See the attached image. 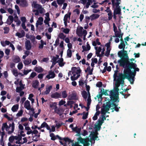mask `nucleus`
Wrapping results in <instances>:
<instances>
[{"mask_svg": "<svg viewBox=\"0 0 146 146\" xmlns=\"http://www.w3.org/2000/svg\"><path fill=\"white\" fill-rule=\"evenodd\" d=\"M12 72L13 75L15 76H17L18 75L17 71L16 70H13L12 71Z\"/></svg>", "mask_w": 146, "mask_h": 146, "instance_id": "nucleus-64", "label": "nucleus"}, {"mask_svg": "<svg viewBox=\"0 0 146 146\" xmlns=\"http://www.w3.org/2000/svg\"><path fill=\"white\" fill-rule=\"evenodd\" d=\"M83 28L80 27L79 28H77L76 31V33L77 35L80 37H82L83 34Z\"/></svg>", "mask_w": 146, "mask_h": 146, "instance_id": "nucleus-9", "label": "nucleus"}, {"mask_svg": "<svg viewBox=\"0 0 146 146\" xmlns=\"http://www.w3.org/2000/svg\"><path fill=\"white\" fill-rule=\"evenodd\" d=\"M121 8L119 7L115 8L114 10L113 13L117 15H120L121 14Z\"/></svg>", "mask_w": 146, "mask_h": 146, "instance_id": "nucleus-22", "label": "nucleus"}, {"mask_svg": "<svg viewBox=\"0 0 146 146\" xmlns=\"http://www.w3.org/2000/svg\"><path fill=\"white\" fill-rule=\"evenodd\" d=\"M72 50L70 49H68L67 50V56L69 58L72 56Z\"/></svg>", "mask_w": 146, "mask_h": 146, "instance_id": "nucleus-40", "label": "nucleus"}, {"mask_svg": "<svg viewBox=\"0 0 146 146\" xmlns=\"http://www.w3.org/2000/svg\"><path fill=\"white\" fill-rule=\"evenodd\" d=\"M116 68L117 70H115L114 71V73L113 75V77L114 78V81L116 80V79H117V78L118 77L117 76L118 72V70L119 69V67H118V65H116Z\"/></svg>", "mask_w": 146, "mask_h": 146, "instance_id": "nucleus-11", "label": "nucleus"}, {"mask_svg": "<svg viewBox=\"0 0 146 146\" xmlns=\"http://www.w3.org/2000/svg\"><path fill=\"white\" fill-rule=\"evenodd\" d=\"M52 98L57 99L61 98V93H58L57 92H55L52 94L51 95Z\"/></svg>", "mask_w": 146, "mask_h": 146, "instance_id": "nucleus-14", "label": "nucleus"}, {"mask_svg": "<svg viewBox=\"0 0 146 146\" xmlns=\"http://www.w3.org/2000/svg\"><path fill=\"white\" fill-rule=\"evenodd\" d=\"M77 140L79 144H82L84 146H89L90 143L89 142L92 143L91 140H90L89 138L83 139L81 136H80L77 139Z\"/></svg>", "mask_w": 146, "mask_h": 146, "instance_id": "nucleus-5", "label": "nucleus"}, {"mask_svg": "<svg viewBox=\"0 0 146 146\" xmlns=\"http://www.w3.org/2000/svg\"><path fill=\"white\" fill-rule=\"evenodd\" d=\"M52 86H49L48 88H46V90L45 92V94H48L50 90L52 89Z\"/></svg>", "mask_w": 146, "mask_h": 146, "instance_id": "nucleus-29", "label": "nucleus"}, {"mask_svg": "<svg viewBox=\"0 0 146 146\" xmlns=\"http://www.w3.org/2000/svg\"><path fill=\"white\" fill-rule=\"evenodd\" d=\"M68 98L70 100H77L78 98L77 97L76 93H72L70 95L68 96Z\"/></svg>", "mask_w": 146, "mask_h": 146, "instance_id": "nucleus-15", "label": "nucleus"}, {"mask_svg": "<svg viewBox=\"0 0 146 146\" xmlns=\"http://www.w3.org/2000/svg\"><path fill=\"white\" fill-rule=\"evenodd\" d=\"M25 45L26 49L27 50H30L31 48V44L30 41L29 40H27L25 42Z\"/></svg>", "mask_w": 146, "mask_h": 146, "instance_id": "nucleus-12", "label": "nucleus"}, {"mask_svg": "<svg viewBox=\"0 0 146 146\" xmlns=\"http://www.w3.org/2000/svg\"><path fill=\"white\" fill-rule=\"evenodd\" d=\"M110 50V49H106V51L105 54V56L108 57L109 55Z\"/></svg>", "mask_w": 146, "mask_h": 146, "instance_id": "nucleus-55", "label": "nucleus"}, {"mask_svg": "<svg viewBox=\"0 0 146 146\" xmlns=\"http://www.w3.org/2000/svg\"><path fill=\"white\" fill-rule=\"evenodd\" d=\"M109 102H106V104H104L103 108L101 109V113L102 115H105L106 113L110 110V108L111 107Z\"/></svg>", "mask_w": 146, "mask_h": 146, "instance_id": "nucleus-6", "label": "nucleus"}, {"mask_svg": "<svg viewBox=\"0 0 146 146\" xmlns=\"http://www.w3.org/2000/svg\"><path fill=\"white\" fill-rule=\"evenodd\" d=\"M120 34V33H119V31H117L114 32L115 35L113 36V37H118L119 36Z\"/></svg>", "mask_w": 146, "mask_h": 146, "instance_id": "nucleus-53", "label": "nucleus"}, {"mask_svg": "<svg viewBox=\"0 0 146 146\" xmlns=\"http://www.w3.org/2000/svg\"><path fill=\"white\" fill-rule=\"evenodd\" d=\"M22 137L21 135H19L18 136H15V139L16 140H18L19 141H20L22 139Z\"/></svg>", "mask_w": 146, "mask_h": 146, "instance_id": "nucleus-63", "label": "nucleus"}, {"mask_svg": "<svg viewBox=\"0 0 146 146\" xmlns=\"http://www.w3.org/2000/svg\"><path fill=\"white\" fill-rule=\"evenodd\" d=\"M50 136L51 137V139L53 141H54L57 139H58L60 140H63L66 142H68L69 143L72 142V141L68 137L64 138L63 139L58 135L55 136L53 133H50Z\"/></svg>", "mask_w": 146, "mask_h": 146, "instance_id": "nucleus-4", "label": "nucleus"}, {"mask_svg": "<svg viewBox=\"0 0 146 146\" xmlns=\"http://www.w3.org/2000/svg\"><path fill=\"white\" fill-rule=\"evenodd\" d=\"M20 61L21 59L19 57V56H17L15 57L13 59V61L15 63H17L20 62Z\"/></svg>", "mask_w": 146, "mask_h": 146, "instance_id": "nucleus-34", "label": "nucleus"}, {"mask_svg": "<svg viewBox=\"0 0 146 146\" xmlns=\"http://www.w3.org/2000/svg\"><path fill=\"white\" fill-rule=\"evenodd\" d=\"M118 78L116 79V83L115 84V87L118 88L120 86V84L123 85L124 83V80L125 79H128V78L124 73H119L118 74Z\"/></svg>", "mask_w": 146, "mask_h": 146, "instance_id": "nucleus-3", "label": "nucleus"}, {"mask_svg": "<svg viewBox=\"0 0 146 146\" xmlns=\"http://www.w3.org/2000/svg\"><path fill=\"white\" fill-rule=\"evenodd\" d=\"M15 139V136H12L9 137V140L10 143H12L13 142Z\"/></svg>", "mask_w": 146, "mask_h": 146, "instance_id": "nucleus-49", "label": "nucleus"}, {"mask_svg": "<svg viewBox=\"0 0 146 146\" xmlns=\"http://www.w3.org/2000/svg\"><path fill=\"white\" fill-rule=\"evenodd\" d=\"M57 103L52 102L51 104H50V108H52V109H54L57 108V106H56Z\"/></svg>", "mask_w": 146, "mask_h": 146, "instance_id": "nucleus-28", "label": "nucleus"}, {"mask_svg": "<svg viewBox=\"0 0 146 146\" xmlns=\"http://www.w3.org/2000/svg\"><path fill=\"white\" fill-rule=\"evenodd\" d=\"M126 58L120 59L118 62L119 65L124 68V73L127 77L128 80L131 84H133L136 71L139 72V69L137 68V65L133 62H130Z\"/></svg>", "mask_w": 146, "mask_h": 146, "instance_id": "nucleus-1", "label": "nucleus"}, {"mask_svg": "<svg viewBox=\"0 0 146 146\" xmlns=\"http://www.w3.org/2000/svg\"><path fill=\"white\" fill-rule=\"evenodd\" d=\"M47 123L45 122H44L41 125L40 127H38V129L39 130L41 128H42L44 127H45Z\"/></svg>", "mask_w": 146, "mask_h": 146, "instance_id": "nucleus-46", "label": "nucleus"}, {"mask_svg": "<svg viewBox=\"0 0 146 146\" xmlns=\"http://www.w3.org/2000/svg\"><path fill=\"white\" fill-rule=\"evenodd\" d=\"M72 130L77 133V134L76 135L80 136L81 135L80 131L81 130V128H78L77 126H76L72 129Z\"/></svg>", "mask_w": 146, "mask_h": 146, "instance_id": "nucleus-13", "label": "nucleus"}, {"mask_svg": "<svg viewBox=\"0 0 146 146\" xmlns=\"http://www.w3.org/2000/svg\"><path fill=\"white\" fill-rule=\"evenodd\" d=\"M110 98L111 99L110 100V101H108L107 102H109L111 104L110 106H111L112 105H113L114 104H116L115 103V102H116L117 101V102H119V100H118V99L119 98V96L118 95H117V96Z\"/></svg>", "mask_w": 146, "mask_h": 146, "instance_id": "nucleus-8", "label": "nucleus"}, {"mask_svg": "<svg viewBox=\"0 0 146 146\" xmlns=\"http://www.w3.org/2000/svg\"><path fill=\"white\" fill-rule=\"evenodd\" d=\"M31 59L29 60H26L24 61L23 63L25 65H29L31 62Z\"/></svg>", "mask_w": 146, "mask_h": 146, "instance_id": "nucleus-38", "label": "nucleus"}, {"mask_svg": "<svg viewBox=\"0 0 146 146\" xmlns=\"http://www.w3.org/2000/svg\"><path fill=\"white\" fill-rule=\"evenodd\" d=\"M58 36L60 38L62 39L63 40H64V38L66 37V36L64 35L62 33H60L58 35Z\"/></svg>", "mask_w": 146, "mask_h": 146, "instance_id": "nucleus-30", "label": "nucleus"}, {"mask_svg": "<svg viewBox=\"0 0 146 146\" xmlns=\"http://www.w3.org/2000/svg\"><path fill=\"white\" fill-rule=\"evenodd\" d=\"M110 98L114 97L117 96V94H115L114 91L113 90H111L110 92Z\"/></svg>", "mask_w": 146, "mask_h": 146, "instance_id": "nucleus-33", "label": "nucleus"}, {"mask_svg": "<svg viewBox=\"0 0 146 146\" xmlns=\"http://www.w3.org/2000/svg\"><path fill=\"white\" fill-rule=\"evenodd\" d=\"M87 101L88 102L87 103V106H89L90 105L91 102L90 97L89 96H88V98L87 99Z\"/></svg>", "mask_w": 146, "mask_h": 146, "instance_id": "nucleus-51", "label": "nucleus"}, {"mask_svg": "<svg viewBox=\"0 0 146 146\" xmlns=\"http://www.w3.org/2000/svg\"><path fill=\"white\" fill-rule=\"evenodd\" d=\"M32 6L34 8L39 10V12L40 13L42 14L43 13V10L44 9V8L42 7L41 5L37 4L36 2L33 1L32 4Z\"/></svg>", "mask_w": 146, "mask_h": 146, "instance_id": "nucleus-7", "label": "nucleus"}, {"mask_svg": "<svg viewBox=\"0 0 146 146\" xmlns=\"http://www.w3.org/2000/svg\"><path fill=\"white\" fill-rule=\"evenodd\" d=\"M23 67V64L22 62L19 63L17 66L18 69L20 70L22 69Z\"/></svg>", "mask_w": 146, "mask_h": 146, "instance_id": "nucleus-54", "label": "nucleus"}, {"mask_svg": "<svg viewBox=\"0 0 146 146\" xmlns=\"http://www.w3.org/2000/svg\"><path fill=\"white\" fill-rule=\"evenodd\" d=\"M100 17V15L98 14H93L90 16V19L91 21H93L98 18Z\"/></svg>", "mask_w": 146, "mask_h": 146, "instance_id": "nucleus-23", "label": "nucleus"}, {"mask_svg": "<svg viewBox=\"0 0 146 146\" xmlns=\"http://www.w3.org/2000/svg\"><path fill=\"white\" fill-rule=\"evenodd\" d=\"M86 48H86L85 46H82V48L83 50L82 52H83V51H88L90 50L91 47L88 42L87 43Z\"/></svg>", "mask_w": 146, "mask_h": 146, "instance_id": "nucleus-21", "label": "nucleus"}, {"mask_svg": "<svg viewBox=\"0 0 146 146\" xmlns=\"http://www.w3.org/2000/svg\"><path fill=\"white\" fill-rule=\"evenodd\" d=\"M118 104H114V105H112L113 106H114V108H113L114 109V110H115V111L117 112H118L119 111V108H120V107H117V106H118Z\"/></svg>", "mask_w": 146, "mask_h": 146, "instance_id": "nucleus-41", "label": "nucleus"}, {"mask_svg": "<svg viewBox=\"0 0 146 146\" xmlns=\"http://www.w3.org/2000/svg\"><path fill=\"white\" fill-rule=\"evenodd\" d=\"M9 128H10L11 127V130L9 131H8V133L10 134L13 133L15 129V124L14 122L13 121L11 124L10 123L9 124Z\"/></svg>", "mask_w": 146, "mask_h": 146, "instance_id": "nucleus-17", "label": "nucleus"}, {"mask_svg": "<svg viewBox=\"0 0 146 146\" xmlns=\"http://www.w3.org/2000/svg\"><path fill=\"white\" fill-rule=\"evenodd\" d=\"M121 2L116 1V2H114L113 4H112L113 8H114L115 6V8H120V7L119 6Z\"/></svg>", "mask_w": 146, "mask_h": 146, "instance_id": "nucleus-27", "label": "nucleus"}, {"mask_svg": "<svg viewBox=\"0 0 146 146\" xmlns=\"http://www.w3.org/2000/svg\"><path fill=\"white\" fill-rule=\"evenodd\" d=\"M39 82L37 80H35L33 82L32 87L35 88H37L39 85Z\"/></svg>", "mask_w": 146, "mask_h": 146, "instance_id": "nucleus-24", "label": "nucleus"}, {"mask_svg": "<svg viewBox=\"0 0 146 146\" xmlns=\"http://www.w3.org/2000/svg\"><path fill=\"white\" fill-rule=\"evenodd\" d=\"M3 30H4V33L5 34L8 33L9 31V28L8 27H5L3 28Z\"/></svg>", "mask_w": 146, "mask_h": 146, "instance_id": "nucleus-56", "label": "nucleus"}, {"mask_svg": "<svg viewBox=\"0 0 146 146\" xmlns=\"http://www.w3.org/2000/svg\"><path fill=\"white\" fill-rule=\"evenodd\" d=\"M55 123H56V124L55 126L57 127V129H58L63 124L62 123H57V121H55Z\"/></svg>", "mask_w": 146, "mask_h": 146, "instance_id": "nucleus-44", "label": "nucleus"}, {"mask_svg": "<svg viewBox=\"0 0 146 146\" xmlns=\"http://www.w3.org/2000/svg\"><path fill=\"white\" fill-rule=\"evenodd\" d=\"M65 1V0H57V2L59 5H62Z\"/></svg>", "mask_w": 146, "mask_h": 146, "instance_id": "nucleus-50", "label": "nucleus"}, {"mask_svg": "<svg viewBox=\"0 0 146 146\" xmlns=\"http://www.w3.org/2000/svg\"><path fill=\"white\" fill-rule=\"evenodd\" d=\"M25 34V33L24 31L22 30L21 31V33L19 32H17L15 34V35L18 36L19 38H21L24 37Z\"/></svg>", "mask_w": 146, "mask_h": 146, "instance_id": "nucleus-20", "label": "nucleus"}, {"mask_svg": "<svg viewBox=\"0 0 146 146\" xmlns=\"http://www.w3.org/2000/svg\"><path fill=\"white\" fill-rule=\"evenodd\" d=\"M50 20V18H45V19L44 21V23L45 24H48L49 21Z\"/></svg>", "mask_w": 146, "mask_h": 146, "instance_id": "nucleus-58", "label": "nucleus"}, {"mask_svg": "<svg viewBox=\"0 0 146 146\" xmlns=\"http://www.w3.org/2000/svg\"><path fill=\"white\" fill-rule=\"evenodd\" d=\"M62 97L63 98H65L68 95L66 90H64L61 92Z\"/></svg>", "mask_w": 146, "mask_h": 146, "instance_id": "nucleus-31", "label": "nucleus"}, {"mask_svg": "<svg viewBox=\"0 0 146 146\" xmlns=\"http://www.w3.org/2000/svg\"><path fill=\"white\" fill-rule=\"evenodd\" d=\"M38 20L37 21L36 24V27H38V25H41L43 24V19L42 17H39L38 18Z\"/></svg>", "mask_w": 146, "mask_h": 146, "instance_id": "nucleus-16", "label": "nucleus"}, {"mask_svg": "<svg viewBox=\"0 0 146 146\" xmlns=\"http://www.w3.org/2000/svg\"><path fill=\"white\" fill-rule=\"evenodd\" d=\"M82 95L83 97L85 99H86L88 97V94L85 91H83L82 93Z\"/></svg>", "mask_w": 146, "mask_h": 146, "instance_id": "nucleus-35", "label": "nucleus"}, {"mask_svg": "<svg viewBox=\"0 0 146 146\" xmlns=\"http://www.w3.org/2000/svg\"><path fill=\"white\" fill-rule=\"evenodd\" d=\"M82 70L80 69V67H77V69L76 70V71L75 72L76 73V74H80Z\"/></svg>", "mask_w": 146, "mask_h": 146, "instance_id": "nucleus-57", "label": "nucleus"}, {"mask_svg": "<svg viewBox=\"0 0 146 146\" xmlns=\"http://www.w3.org/2000/svg\"><path fill=\"white\" fill-rule=\"evenodd\" d=\"M55 76V74L53 71L52 70L49 71L48 72V74L46 77V78L49 79L50 78H54Z\"/></svg>", "mask_w": 146, "mask_h": 146, "instance_id": "nucleus-10", "label": "nucleus"}, {"mask_svg": "<svg viewBox=\"0 0 146 146\" xmlns=\"http://www.w3.org/2000/svg\"><path fill=\"white\" fill-rule=\"evenodd\" d=\"M28 4L26 0H21L20 5L23 7H25L27 6Z\"/></svg>", "mask_w": 146, "mask_h": 146, "instance_id": "nucleus-19", "label": "nucleus"}, {"mask_svg": "<svg viewBox=\"0 0 146 146\" xmlns=\"http://www.w3.org/2000/svg\"><path fill=\"white\" fill-rule=\"evenodd\" d=\"M108 13V20L110 21L112 19L113 17L112 13V11Z\"/></svg>", "mask_w": 146, "mask_h": 146, "instance_id": "nucleus-42", "label": "nucleus"}, {"mask_svg": "<svg viewBox=\"0 0 146 146\" xmlns=\"http://www.w3.org/2000/svg\"><path fill=\"white\" fill-rule=\"evenodd\" d=\"M101 125L97 124L95 125V128L97 130L99 131L101 129Z\"/></svg>", "mask_w": 146, "mask_h": 146, "instance_id": "nucleus-62", "label": "nucleus"}, {"mask_svg": "<svg viewBox=\"0 0 146 146\" xmlns=\"http://www.w3.org/2000/svg\"><path fill=\"white\" fill-rule=\"evenodd\" d=\"M70 30L68 28L64 29L63 32L66 34H67L69 33Z\"/></svg>", "mask_w": 146, "mask_h": 146, "instance_id": "nucleus-59", "label": "nucleus"}, {"mask_svg": "<svg viewBox=\"0 0 146 146\" xmlns=\"http://www.w3.org/2000/svg\"><path fill=\"white\" fill-rule=\"evenodd\" d=\"M77 69V67H72L71 68L72 74H73L75 73Z\"/></svg>", "mask_w": 146, "mask_h": 146, "instance_id": "nucleus-52", "label": "nucleus"}, {"mask_svg": "<svg viewBox=\"0 0 146 146\" xmlns=\"http://www.w3.org/2000/svg\"><path fill=\"white\" fill-rule=\"evenodd\" d=\"M83 116L82 117V119H86L88 117V112L86 113H85V112H84L83 113Z\"/></svg>", "mask_w": 146, "mask_h": 146, "instance_id": "nucleus-39", "label": "nucleus"}, {"mask_svg": "<svg viewBox=\"0 0 146 146\" xmlns=\"http://www.w3.org/2000/svg\"><path fill=\"white\" fill-rule=\"evenodd\" d=\"M102 83L100 81L98 82L96 84V86L100 88L102 86Z\"/></svg>", "mask_w": 146, "mask_h": 146, "instance_id": "nucleus-61", "label": "nucleus"}, {"mask_svg": "<svg viewBox=\"0 0 146 146\" xmlns=\"http://www.w3.org/2000/svg\"><path fill=\"white\" fill-rule=\"evenodd\" d=\"M7 125V123H3L2 124V126L1 129L3 131H4L5 129L6 126Z\"/></svg>", "mask_w": 146, "mask_h": 146, "instance_id": "nucleus-60", "label": "nucleus"}, {"mask_svg": "<svg viewBox=\"0 0 146 146\" xmlns=\"http://www.w3.org/2000/svg\"><path fill=\"white\" fill-rule=\"evenodd\" d=\"M125 43L121 42L118 46V48L120 49H123L122 50L119 51L118 52V55L119 57L121 59L126 58L128 59V57L127 54V51L124 50L125 48Z\"/></svg>", "mask_w": 146, "mask_h": 146, "instance_id": "nucleus-2", "label": "nucleus"}, {"mask_svg": "<svg viewBox=\"0 0 146 146\" xmlns=\"http://www.w3.org/2000/svg\"><path fill=\"white\" fill-rule=\"evenodd\" d=\"M8 19L10 21V23H9V24H11V23H13L14 20L13 17L11 15H9L8 17Z\"/></svg>", "mask_w": 146, "mask_h": 146, "instance_id": "nucleus-48", "label": "nucleus"}, {"mask_svg": "<svg viewBox=\"0 0 146 146\" xmlns=\"http://www.w3.org/2000/svg\"><path fill=\"white\" fill-rule=\"evenodd\" d=\"M36 137V138L35 139H33V141H38V138L40 137V135L39 134L38 135H37V134H36V135H35L34 136H33V138H34L35 137Z\"/></svg>", "mask_w": 146, "mask_h": 146, "instance_id": "nucleus-43", "label": "nucleus"}, {"mask_svg": "<svg viewBox=\"0 0 146 146\" xmlns=\"http://www.w3.org/2000/svg\"><path fill=\"white\" fill-rule=\"evenodd\" d=\"M102 50V49L100 47H99L98 50H97V51L96 52V54L97 55V56H99V55H100V53L101 51V50Z\"/></svg>", "mask_w": 146, "mask_h": 146, "instance_id": "nucleus-47", "label": "nucleus"}, {"mask_svg": "<svg viewBox=\"0 0 146 146\" xmlns=\"http://www.w3.org/2000/svg\"><path fill=\"white\" fill-rule=\"evenodd\" d=\"M35 70L38 73H41L43 72V69L40 66L36 67L34 68Z\"/></svg>", "mask_w": 146, "mask_h": 146, "instance_id": "nucleus-25", "label": "nucleus"}, {"mask_svg": "<svg viewBox=\"0 0 146 146\" xmlns=\"http://www.w3.org/2000/svg\"><path fill=\"white\" fill-rule=\"evenodd\" d=\"M34 96L33 94H29L28 99L31 101L32 103H33L34 102V100L32 98Z\"/></svg>", "mask_w": 146, "mask_h": 146, "instance_id": "nucleus-36", "label": "nucleus"}, {"mask_svg": "<svg viewBox=\"0 0 146 146\" xmlns=\"http://www.w3.org/2000/svg\"><path fill=\"white\" fill-rule=\"evenodd\" d=\"M24 107L28 110L31 109L30 102L28 100H27L25 103Z\"/></svg>", "mask_w": 146, "mask_h": 146, "instance_id": "nucleus-18", "label": "nucleus"}, {"mask_svg": "<svg viewBox=\"0 0 146 146\" xmlns=\"http://www.w3.org/2000/svg\"><path fill=\"white\" fill-rule=\"evenodd\" d=\"M98 124L102 125V124L104 123L103 121V120H102L101 119V117H100L98 120Z\"/></svg>", "mask_w": 146, "mask_h": 146, "instance_id": "nucleus-45", "label": "nucleus"}, {"mask_svg": "<svg viewBox=\"0 0 146 146\" xmlns=\"http://www.w3.org/2000/svg\"><path fill=\"white\" fill-rule=\"evenodd\" d=\"M108 91L110 92V91L108 90H106L105 91H104V90L103 88L102 89H101L100 92L103 95H104L106 96L108 95V93H107V92Z\"/></svg>", "mask_w": 146, "mask_h": 146, "instance_id": "nucleus-37", "label": "nucleus"}, {"mask_svg": "<svg viewBox=\"0 0 146 146\" xmlns=\"http://www.w3.org/2000/svg\"><path fill=\"white\" fill-rule=\"evenodd\" d=\"M71 14V13L70 12L68 13V14H66L64 15L63 20L65 21H67L68 18H70Z\"/></svg>", "mask_w": 146, "mask_h": 146, "instance_id": "nucleus-32", "label": "nucleus"}, {"mask_svg": "<svg viewBox=\"0 0 146 146\" xmlns=\"http://www.w3.org/2000/svg\"><path fill=\"white\" fill-rule=\"evenodd\" d=\"M19 108V105L18 104L14 105L11 108L12 111L15 112L17 111Z\"/></svg>", "mask_w": 146, "mask_h": 146, "instance_id": "nucleus-26", "label": "nucleus"}]
</instances>
